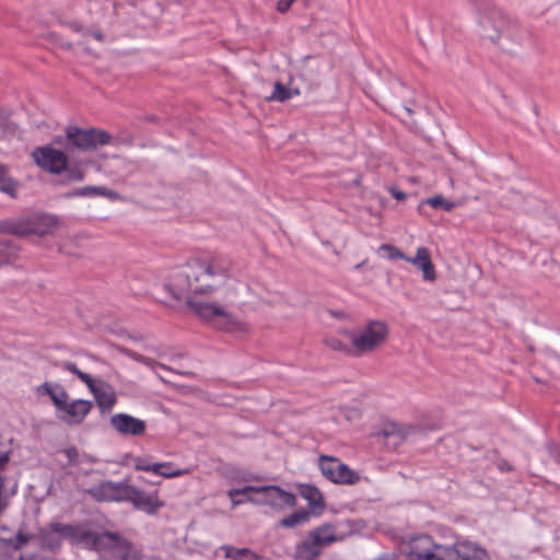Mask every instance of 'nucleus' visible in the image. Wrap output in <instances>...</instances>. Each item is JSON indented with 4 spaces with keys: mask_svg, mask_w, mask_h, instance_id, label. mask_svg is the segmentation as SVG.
Listing matches in <instances>:
<instances>
[{
    "mask_svg": "<svg viewBox=\"0 0 560 560\" xmlns=\"http://www.w3.org/2000/svg\"><path fill=\"white\" fill-rule=\"evenodd\" d=\"M420 205H429L432 208H442L445 211H452L456 206L454 201L444 199L441 195H436L421 201Z\"/></svg>",
    "mask_w": 560,
    "mask_h": 560,
    "instance_id": "obj_29",
    "label": "nucleus"
},
{
    "mask_svg": "<svg viewBox=\"0 0 560 560\" xmlns=\"http://www.w3.org/2000/svg\"><path fill=\"white\" fill-rule=\"evenodd\" d=\"M300 91L296 90H290L285 88L282 83L276 82L275 83V90L272 94L268 97L269 101H277V102H285L290 100L293 95H299Z\"/></svg>",
    "mask_w": 560,
    "mask_h": 560,
    "instance_id": "obj_26",
    "label": "nucleus"
},
{
    "mask_svg": "<svg viewBox=\"0 0 560 560\" xmlns=\"http://www.w3.org/2000/svg\"><path fill=\"white\" fill-rule=\"evenodd\" d=\"M458 551L462 560H491L483 548L470 541H458Z\"/></svg>",
    "mask_w": 560,
    "mask_h": 560,
    "instance_id": "obj_20",
    "label": "nucleus"
},
{
    "mask_svg": "<svg viewBox=\"0 0 560 560\" xmlns=\"http://www.w3.org/2000/svg\"><path fill=\"white\" fill-rule=\"evenodd\" d=\"M235 497H236V495L230 497V498H231V501H232V506H233V508H235V506H237V505H240V504H242V503H243V501H242V500H237V499H235Z\"/></svg>",
    "mask_w": 560,
    "mask_h": 560,
    "instance_id": "obj_48",
    "label": "nucleus"
},
{
    "mask_svg": "<svg viewBox=\"0 0 560 560\" xmlns=\"http://www.w3.org/2000/svg\"><path fill=\"white\" fill-rule=\"evenodd\" d=\"M117 560H142V553L140 550L131 544L129 540H126L122 546L120 553H118Z\"/></svg>",
    "mask_w": 560,
    "mask_h": 560,
    "instance_id": "obj_28",
    "label": "nucleus"
},
{
    "mask_svg": "<svg viewBox=\"0 0 560 560\" xmlns=\"http://www.w3.org/2000/svg\"><path fill=\"white\" fill-rule=\"evenodd\" d=\"M127 483L103 481L86 489V493L96 501H124Z\"/></svg>",
    "mask_w": 560,
    "mask_h": 560,
    "instance_id": "obj_13",
    "label": "nucleus"
},
{
    "mask_svg": "<svg viewBox=\"0 0 560 560\" xmlns=\"http://www.w3.org/2000/svg\"><path fill=\"white\" fill-rule=\"evenodd\" d=\"M30 538H31V536L28 534L19 532L16 534L15 538H2V539H3V545H9V546L13 547L14 549H20L28 542Z\"/></svg>",
    "mask_w": 560,
    "mask_h": 560,
    "instance_id": "obj_34",
    "label": "nucleus"
},
{
    "mask_svg": "<svg viewBox=\"0 0 560 560\" xmlns=\"http://www.w3.org/2000/svg\"><path fill=\"white\" fill-rule=\"evenodd\" d=\"M389 192L397 200H404L406 198V194L397 189L396 187H390Z\"/></svg>",
    "mask_w": 560,
    "mask_h": 560,
    "instance_id": "obj_45",
    "label": "nucleus"
},
{
    "mask_svg": "<svg viewBox=\"0 0 560 560\" xmlns=\"http://www.w3.org/2000/svg\"><path fill=\"white\" fill-rule=\"evenodd\" d=\"M138 360H139L140 362H143L144 364H147V365L151 366V368L158 366V368L163 369V370H165V371H171V372H173V370H172V369H170L168 366H166L165 364H163V363H159V362H155V361H153V360H151V359H147V358L140 357V358H138Z\"/></svg>",
    "mask_w": 560,
    "mask_h": 560,
    "instance_id": "obj_41",
    "label": "nucleus"
},
{
    "mask_svg": "<svg viewBox=\"0 0 560 560\" xmlns=\"http://www.w3.org/2000/svg\"><path fill=\"white\" fill-rule=\"evenodd\" d=\"M224 557L234 560H265L261 556L255 553L248 548H234L232 546H222Z\"/></svg>",
    "mask_w": 560,
    "mask_h": 560,
    "instance_id": "obj_23",
    "label": "nucleus"
},
{
    "mask_svg": "<svg viewBox=\"0 0 560 560\" xmlns=\"http://www.w3.org/2000/svg\"><path fill=\"white\" fill-rule=\"evenodd\" d=\"M114 430L122 435L141 436L145 433L147 423L127 413H116L109 419Z\"/></svg>",
    "mask_w": 560,
    "mask_h": 560,
    "instance_id": "obj_14",
    "label": "nucleus"
},
{
    "mask_svg": "<svg viewBox=\"0 0 560 560\" xmlns=\"http://www.w3.org/2000/svg\"><path fill=\"white\" fill-rule=\"evenodd\" d=\"M27 236L28 235H47L55 231L58 220L54 215L37 214L26 218Z\"/></svg>",
    "mask_w": 560,
    "mask_h": 560,
    "instance_id": "obj_18",
    "label": "nucleus"
},
{
    "mask_svg": "<svg viewBox=\"0 0 560 560\" xmlns=\"http://www.w3.org/2000/svg\"><path fill=\"white\" fill-rule=\"evenodd\" d=\"M311 513L308 511H298L288 517L280 521V525L287 528H293L298 525L306 523L310 520Z\"/></svg>",
    "mask_w": 560,
    "mask_h": 560,
    "instance_id": "obj_27",
    "label": "nucleus"
},
{
    "mask_svg": "<svg viewBox=\"0 0 560 560\" xmlns=\"http://www.w3.org/2000/svg\"><path fill=\"white\" fill-rule=\"evenodd\" d=\"M61 368L77 375L89 387L102 410H110L114 407L116 404V393L112 385L102 380L92 378L88 373L79 370L72 362H62Z\"/></svg>",
    "mask_w": 560,
    "mask_h": 560,
    "instance_id": "obj_7",
    "label": "nucleus"
},
{
    "mask_svg": "<svg viewBox=\"0 0 560 560\" xmlns=\"http://www.w3.org/2000/svg\"><path fill=\"white\" fill-rule=\"evenodd\" d=\"M3 172V165L0 164V175L2 174Z\"/></svg>",
    "mask_w": 560,
    "mask_h": 560,
    "instance_id": "obj_51",
    "label": "nucleus"
},
{
    "mask_svg": "<svg viewBox=\"0 0 560 560\" xmlns=\"http://www.w3.org/2000/svg\"><path fill=\"white\" fill-rule=\"evenodd\" d=\"M51 387H52V385H51V384H49V383H44V384H42V385H39V386L37 387V393H38V394H46V395H48V394H49V392H50V389H51Z\"/></svg>",
    "mask_w": 560,
    "mask_h": 560,
    "instance_id": "obj_46",
    "label": "nucleus"
},
{
    "mask_svg": "<svg viewBox=\"0 0 560 560\" xmlns=\"http://www.w3.org/2000/svg\"><path fill=\"white\" fill-rule=\"evenodd\" d=\"M54 534H58L65 540L72 545H78L86 549L94 550L100 532L90 529L83 525H62L52 526Z\"/></svg>",
    "mask_w": 560,
    "mask_h": 560,
    "instance_id": "obj_11",
    "label": "nucleus"
},
{
    "mask_svg": "<svg viewBox=\"0 0 560 560\" xmlns=\"http://www.w3.org/2000/svg\"><path fill=\"white\" fill-rule=\"evenodd\" d=\"M555 458L560 463V447H558L553 454Z\"/></svg>",
    "mask_w": 560,
    "mask_h": 560,
    "instance_id": "obj_49",
    "label": "nucleus"
},
{
    "mask_svg": "<svg viewBox=\"0 0 560 560\" xmlns=\"http://www.w3.org/2000/svg\"><path fill=\"white\" fill-rule=\"evenodd\" d=\"M14 254L9 249L0 248V267L11 262Z\"/></svg>",
    "mask_w": 560,
    "mask_h": 560,
    "instance_id": "obj_39",
    "label": "nucleus"
},
{
    "mask_svg": "<svg viewBox=\"0 0 560 560\" xmlns=\"http://www.w3.org/2000/svg\"><path fill=\"white\" fill-rule=\"evenodd\" d=\"M407 262L422 271V278L425 281L436 280L435 267L431 260L430 252L427 247H418L413 257H408Z\"/></svg>",
    "mask_w": 560,
    "mask_h": 560,
    "instance_id": "obj_19",
    "label": "nucleus"
},
{
    "mask_svg": "<svg viewBox=\"0 0 560 560\" xmlns=\"http://www.w3.org/2000/svg\"><path fill=\"white\" fill-rule=\"evenodd\" d=\"M0 234H11L19 237L27 236L26 218L7 219L0 221Z\"/></svg>",
    "mask_w": 560,
    "mask_h": 560,
    "instance_id": "obj_22",
    "label": "nucleus"
},
{
    "mask_svg": "<svg viewBox=\"0 0 560 560\" xmlns=\"http://www.w3.org/2000/svg\"><path fill=\"white\" fill-rule=\"evenodd\" d=\"M66 137L70 145L80 151H95L100 147L109 144L114 138L110 133L101 129H81L79 127H68Z\"/></svg>",
    "mask_w": 560,
    "mask_h": 560,
    "instance_id": "obj_8",
    "label": "nucleus"
},
{
    "mask_svg": "<svg viewBox=\"0 0 560 560\" xmlns=\"http://www.w3.org/2000/svg\"><path fill=\"white\" fill-rule=\"evenodd\" d=\"M63 454L70 463H75L79 457V452L74 446L68 447L63 451Z\"/></svg>",
    "mask_w": 560,
    "mask_h": 560,
    "instance_id": "obj_42",
    "label": "nucleus"
},
{
    "mask_svg": "<svg viewBox=\"0 0 560 560\" xmlns=\"http://www.w3.org/2000/svg\"><path fill=\"white\" fill-rule=\"evenodd\" d=\"M68 178L74 182H81L84 179V172L80 168L68 170Z\"/></svg>",
    "mask_w": 560,
    "mask_h": 560,
    "instance_id": "obj_38",
    "label": "nucleus"
},
{
    "mask_svg": "<svg viewBox=\"0 0 560 560\" xmlns=\"http://www.w3.org/2000/svg\"><path fill=\"white\" fill-rule=\"evenodd\" d=\"M295 0H279L277 9L279 12H287Z\"/></svg>",
    "mask_w": 560,
    "mask_h": 560,
    "instance_id": "obj_44",
    "label": "nucleus"
},
{
    "mask_svg": "<svg viewBox=\"0 0 560 560\" xmlns=\"http://www.w3.org/2000/svg\"><path fill=\"white\" fill-rule=\"evenodd\" d=\"M94 195L104 196L112 199L117 198V194L114 190L107 189L106 187L103 186H95Z\"/></svg>",
    "mask_w": 560,
    "mask_h": 560,
    "instance_id": "obj_40",
    "label": "nucleus"
},
{
    "mask_svg": "<svg viewBox=\"0 0 560 560\" xmlns=\"http://www.w3.org/2000/svg\"><path fill=\"white\" fill-rule=\"evenodd\" d=\"M124 501L131 502L135 508L148 514H155L164 506L163 501L159 499L158 491L145 492L130 485H127Z\"/></svg>",
    "mask_w": 560,
    "mask_h": 560,
    "instance_id": "obj_12",
    "label": "nucleus"
},
{
    "mask_svg": "<svg viewBox=\"0 0 560 560\" xmlns=\"http://www.w3.org/2000/svg\"><path fill=\"white\" fill-rule=\"evenodd\" d=\"M48 396L52 400L55 407L57 410L60 409L61 406H63L65 401L68 400V394L62 387H51Z\"/></svg>",
    "mask_w": 560,
    "mask_h": 560,
    "instance_id": "obj_31",
    "label": "nucleus"
},
{
    "mask_svg": "<svg viewBox=\"0 0 560 560\" xmlns=\"http://www.w3.org/2000/svg\"><path fill=\"white\" fill-rule=\"evenodd\" d=\"M257 493L258 498L248 497L247 501L257 503V504H267L273 506L276 509H283L285 506H294L296 499L295 495L283 491L279 487L276 486H267V487H253L246 486L241 489H231L228 492L229 497L241 495L247 493Z\"/></svg>",
    "mask_w": 560,
    "mask_h": 560,
    "instance_id": "obj_6",
    "label": "nucleus"
},
{
    "mask_svg": "<svg viewBox=\"0 0 560 560\" xmlns=\"http://www.w3.org/2000/svg\"><path fill=\"white\" fill-rule=\"evenodd\" d=\"M92 402L84 399H77L72 402L65 401L63 406L58 410L59 419L67 424L74 425L83 421L86 415L91 411Z\"/></svg>",
    "mask_w": 560,
    "mask_h": 560,
    "instance_id": "obj_15",
    "label": "nucleus"
},
{
    "mask_svg": "<svg viewBox=\"0 0 560 560\" xmlns=\"http://www.w3.org/2000/svg\"><path fill=\"white\" fill-rule=\"evenodd\" d=\"M62 24L67 25L71 31L75 33H81L83 35V38L78 42V45H80L83 49V51L88 55L96 56V51L89 45L88 38L91 37L97 43H104L105 42V34L98 30H89L83 24H81L78 21H68L62 22Z\"/></svg>",
    "mask_w": 560,
    "mask_h": 560,
    "instance_id": "obj_17",
    "label": "nucleus"
},
{
    "mask_svg": "<svg viewBox=\"0 0 560 560\" xmlns=\"http://www.w3.org/2000/svg\"><path fill=\"white\" fill-rule=\"evenodd\" d=\"M324 343L327 348H329L332 351L352 354L351 343L347 345L336 337L325 338Z\"/></svg>",
    "mask_w": 560,
    "mask_h": 560,
    "instance_id": "obj_30",
    "label": "nucleus"
},
{
    "mask_svg": "<svg viewBox=\"0 0 560 560\" xmlns=\"http://www.w3.org/2000/svg\"><path fill=\"white\" fill-rule=\"evenodd\" d=\"M163 467H167V465H156V463L151 464L145 458H142V457L135 458V469L136 470L152 471L159 476H172V475L177 474V472H174V474L162 472Z\"/></svg>",
    "mask_w": 560,
    "mask_h": 560,
    "instance_id": "obj_25",
    "label": "nucleus"
},
{
    "mask_svg": "<svg viewBox=\"0 0 560 560\" xmlns=\"http://www.w3.org/2000/svg\"><path fill=\"white\" fill-rule=\"evenodd\" d=\"M389 337V326L382 319H369L350 334L354 357L370 355L384 347Z\"/></svg>",
    "mask_w": 560,
    "mask_h": 560,
    "instance_id": "obj_4",
    "label": "nucleus"
},
{
    "mask_svg": "<svg viewBox=\"0 0 560 560\" xmlns=\"http://www.w3.org/2000/svg\"><path fill=\"white\" fill-rule=\"evenodd\" d=\"M349 533L340 530L338 525L323 524L314 528L306 540L296 548V558L302 560H315L324 547L341 541Z\"/></svg>",
    "mask_w": 560,
    "mask_h": 560,
    "instance_id": "obj_5",
    "label": "nucleus"
},
{
    "mask_svg": "<svg viewBox=\"0 0 560 560\" xmlns=\"http://www.w3.org/2000/svg\"><path fill=\"white\" fill-rule=\"evenodd\" d=\"M4 173H5V170L3 168V172L0 175V191L5 192V194L10 195L11 197H15L16 196V184L11 179L5 178Z\"/></svg>",
    "mask_w": 560,
    "mask_h": 560,
    "instance_id": "obj_35",
    "label": "nucleus"
},
{
    "mask_svg": "<svg viewBox=\"0 0 560 560\" xmlns=\"http://www.w3.org/2000/svg\"><path fill=\"white\" fill-rule=\"evenodd\" d=\"M165 288L175 300L219 292L217 300L188 299L187 305L202 320L231 332L247 330L235 310L245 313L258 304L248 284L233 278L230 262L220 257L192 259L176 268Z\"/></svg>",
    "mask_w": 560,
    "mask_h": 560,
    "instance_id": "obj_1",
    "label": "nucleus"
},
{
    "mask_svg": "<svg viewBox=\"0 0 560 560\" xmlns=\"http://www.w3.org/2000/svg\"><path fill=\"white\" fill-rule=\"evenodd\" d=\"M95 194V186H86L79 188L74 195L77 196H91Z\"/></svg>",
    "mask_w": 560,
    "mask_h": 560,
    "instance_id": "obj_43",
    "label": "nucleus"
},
{
    "mask_svg": "<svg viewBox=\"0 0 560 560\" xmlns=\"http://www.w3.org/2000/svg\"><path fill=\"white\" fill-rule=\"evenodd\" d=\"M126 540L127 539L119 534L112 532H100L94 550L116 559L118 553H120V550Z\"/></svg>",
    "mask_w": 560,
    "mask_h": 560,
    "instance_id": "obj_16",
    "label": "nucleus"
},
{
    "mask_svg": "<svg viewBox=\"0 0 560 560\" xmlns=\"http://www.w3.org/2000/svg\"><path fill=\"white\" fill-rule=\"evenodd\" d=\"M9 462V455L8 453H1L0 454V469L3 468L7 463ZM7 501L3 499V478L0 475V514L4 511L7 508ZM3 546V539L0 537V548Z\"/></svg>",
    "mask_w": 560,
    "mask_h": 560,
    "instance_id": "obj_33",
    "label": "nucleus"
},
{
    "mask_svg": "<svg viewBox=\"0 0 560 560\" xmlns=\"http://www.w3.org/2000/svg\"><path fill=\"white\" fill-rule=\"evenodd\" d=\"M409 430L395 422H387L382 428L380 435L388 443L400 444L407 436Z\"/></svg>",
    "mask_w": 560,
    "mask_h": 560,
    "instance_id": "obj_21",
    "label": "nucleus"
},
{
    "mask_svg": "<svg viewBox=\"0 0 560 560\" xmlns=\"http://www.w3.org/2000/svg\"><path fill=\"white\" fill-rule=\"evenodd\" d=\"M300 494L310 503L312 508L323 506V497L316 487L311 485H302L300 487Z\"/></svg>",
    "mask_w": 560,
    "mask_h": 560,
    "instance_id": "obj_24",
    "label": "nucleus"
},
{
    "mask_svg": "<svg viewBox=\"0 0 560 560\" xmlns=\"http://www.w3.org/2000/svg\"><path fill=\"white\" fill-rule=\"evenodd\" d=\"M318 466L323 476L334 483L355 485L361 479L357 471L332 456L322 455L318 459Z\"/></svg>",
    "mask_w": 560,
    "mask_h": 560,
    "instance_id": "obj_10",
    "label": "nucleus"
},
{
    "mask_svg": "<svg viewBox=\"0 0 560 560\" xmlns=\"http://www.w3.org/2000/svg\"><path fill=\"white\" fill-rule=\"evenodd\" d=\"M156 465H167V467L162 468V472H168V474L170 472L171 474L178 472V474L172 475V476H163L164 478H176V477H180L184 475H188L191 471L189 468H174V465L171 462L156 463Z\"/></svg>",
    "mask_w": 560,
    "mask_h": 560,
    "instance_id": "obj_36",
    "label": "nucleus"
},
{
    "mask_svg": "<svg viewBox=\"0 0 560 560\" xmlns=\"http://www.w3.org/2000/svg\"><path fill=\"white\" fill-rule=\"evenodd\" d=\"M378 252H383L387 259H402L407 261L408 256H406L401 250L390 244H383L378 247Z\"/></svg>",
    "mask_w": 560,
    "mask_h": 560,
    "instance_id": "obj_32",
    "label": "nucleus"
},
{
    "mask_svg": "<svg viewBox=\"0 0 560 560\" xmlns=\"http://www.w3.org/2000/svg\"><path fill=\"white\" fill-rule=\"evenodd\" d=\"M477 34L483 42L508 55H513L521 48L516 23L503 11L489 4L479 9Z\"/></svg>",
    "mask_w": 560,
    "mask_h": 560,
    "instance_id": "obj_2",
    "label": "nucleus"
},
{
    "mask_svg": "<svg viewBox=\"0 0 560 560\" xmlns=\"http://www.w3.org/2000/svg\"><path fill=\"white\" fill-rule=\"evenodd\" d=\"M55 524H51L50 525V532L47 534V536L45 537V544L47 545V547H49L50 549H54V548H57L60 546V541L61 540H65L62 537H60L58 534H54V530H52V526Z\"/></svg>",
    "mask_w": 560,
    "mask_h": 560,
    "instance_id": "obj_37",
    "label": "nucleus"
},
{
    "mask_svg": "<svg viewBox=\"0 0 560 560\" xmlns=\"http://www.w3.org/2000/svg\"><path fill=\"white\" fill-rule=\"evenodd\" d=\"M399 549L409 560H457L459 552L458 542L443 546L427 534L402 536L399 539Z\"/></svg>",
    "mask_w": 560,
    "mask_h": 560,
    "instance_id": "obj_3",
    "label": "nucleus"
},
{
    "mask_svg": "<svg viewBox=\"0 0 560 560\" xmlns=\"http://www.w3.org/2000/svg\"><path fill=\"white\" fill-rule=\"evenodd\" d=\"M31 156L35 165L46 173L60 175L68 171V155L51 145L36 147Z\"/></svg>",
    "mask_w": 560,
    "mask_h": 560,
    "instance_id": "obj_9",
    "label": "nucleus"
},
{
    "mask_svg": "<svg viewBox=\"0 0 560 560\" xmlns=\"http://www.w3.org/2000/svg\"><path fill=\"white\" fill-rule=\"evenodd\" d=\"M330 313L334 317H337V318H347L348 317V315L342 311H331Z\"/></svg>",
    "mask_w": 560,
    "mask_h": 560,
    "instance_id": "obj_47",
    "label": "nucleus"
},
{
    "mask_svg": "<svg viewBox=\"0 0 560 560\" xmlns=\"http://www.w3.org/2000/svg\"><path fill=\"white\" fill-rule=\"evenodd\" d=\"M63 47L66 49H71L72 48V44L71 43H67V44L63 45Z\"/></svg>",
    "mask_w": 560,
    "mask_h": 560,
    "instance_id": "obj_50",
    "label": "nucleus"
}]
</instances>
